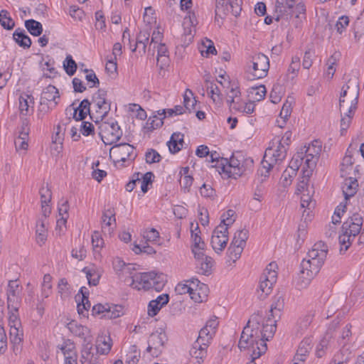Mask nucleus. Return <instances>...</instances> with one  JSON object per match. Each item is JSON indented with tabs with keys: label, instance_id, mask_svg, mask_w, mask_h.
Wrapping results in <instances>:
<instances>
[{
	"label": "nucleus",
	"instance_id": "69168bd1",
	"mask_svg": "<svg viewBox=\"0 0 364 364\" xmlns=\"http://www.w3.org/2000/svg\"><path fill=\"white\" fill-rule=\"evenodd\" d=\"M146 161L148 164L159 162L161 159V155L154 149H149L145 154Z\"/></svg>",
	"mask_w": 364,
	"mask_h": 364
},
{
	"label": "nucleus",
	"instance_id": "bb28decb",
	"mask_svg": "<svg viewBox=\"0 0 364 364\" xmlns=\"http://www.w3.org/2000/svg\"><path fill=\"white\" fill-rule=\"evenodd\" d=\"M60 97L58 90L53 85L47 86L41 94V100L45 102H53L54 106L58 105L56 99Z\"/></svg>",
	"mask_w": 364,
	"mask_h": 364
},
{
	"label": "nucleus",
	"instance_id": "c85d7f7f",
	"mask_svg": "<svg viewBox=\"0 0 364 364\" xmlns=\"http://www.w3.org/2000/svg\"><path fill=\"white\" fill-rule=\"evenodd\" d=\"M357 187V180H353L351 177L345 180L342 186V191L346 200H348L355 194Z\"/></svg>",
	"mask_w": 364,
	"mask_h": 364
},
{
	"label": "nucleus",
	"instance_id": "6e6d98bb",
	"mask_svg": "<svg viewBox=\"0 0 364 364\" xmlns=\"http://www.w3.org/2000/svg\"><path fill=\"white\" fill-rule=\"evenodd\" d=\"M92 245L93 250L96 252H99L104 246V240L97 231H95L92 235Z\"/></svg>",
	"mask_w": 364,
	"mask_h": 364
},
{
	"label": "nucleus",
	"instance_id": "e2e57ef3",
	"mask_svg": "<svg viewBox=\"0 0 364 364\" xmlns=\"http://www.w3.org/2000/svg\"><path fill=\"white\" fill-rule=\"evenodd\" d=\"M87 73L85 75V79L90 83V87H97L100 85V80L95 75V72L92 70L85 69V70Z\"/></svg>",
	"mask_w": 364,
	"mask_h": 364
},
{
	"label": "nucleus",
	"instance_id": "9d476101",
	"mask_svg": "<svg viewBox=\"0 0 364 364\" xmlns=\"http://www.w3.org/2000/svg\"><path fill=\"white\" fill-rule=\"evenodd\" d=\"M23 287L18 280H10L6 289L7 307L9 310L19 309Z\"/></svg>",
	"mask_w": 364,
	"mask_h": 364
},
{
	"label": "nucleus",
	"instance_id": "338daca9",
	"mask_svg": "<svg viewBox=\"0 0 364 364\" xmlns=\"http://www.w3.org/2000/svg\"><path fill=\"white\" fill-rule=\"evenodd\" d=\"M235 213V211L232 210H228V211L224 213L221 216L220 224L224 225L228 228L230 226L235 222V219L232 218Z\"/></svg>",
	"mask_w": 364,
	"mask_h": 364
},
{
	"label": "nucleus",
	"instance_id": "de8ad7c7",
	"mask_svg": "<svg viewBox=\"0 0 364 364\" xmlns=\"http://www.w3.org/2000/svg\"><path fill=\"white\" fill-rule=\"evenodd\" d=\"M154 178V174L151 172H146L145 174L141 173L139 176V183L141 186V189L143 193H146L148 191V186L152 183Z\"/></svg>",
	"mask_w": 364,
	"mask_h": 364
},
{
	"label": "nucleus",
	"instance_id": "58836bf2",
	"mask_svg": "<svg viewBox=\"0 0 364 364\" xmlns=\"http://www.w3.org/2000/svg\"><path fill=\"white\" fill-rule=\"evenodd\" d=\"M314 317V314L312 311H310L300 317L297 321L298 331H299L301 333L306 331L311 323Z\"/></svg>",
	"mask_w": 364,
	"mask_h": 364
},
{
	"label": "nucleus",
	"instance_id": "aec40b11",
	"mask_svg": "<svg viewBox=\"0 0 364 364\" xmlns=\"http://www.w3.org/2000/svg\"><path fill=\"white\" fill-rule=\"evenodd\" d=\"M69 331L76 336L84 338L85 341L88 340L91 337L90 329L77 322L73 321L68 324Z\"/></svg>",
	"mask_w": 364,
	"mask_h": 364
},
{
	"label": "nucleus",
	"instance_id": "09e8293b",
	"mask_svg": "<svg viewBox=\"0 0 364 364\" xmlns=\"http://www.w3.org/2000/svg\"><path fill=\"white\" fill-rule=\"evenodd\" d=\"M166 282V276L163 274L156 273L154 279H152L151 289H154L156 291H160L163 289Z\"/></svg>",
	"mask_w": 364,
	"mask_h": 364
},
{
	"label": "nucleus",
	"instance_id": "bf43d9fd",
	"mask_svg": "<svg viewBox=\"0 0 364 364\" xmlns=\"http://www.w3.org/2000/svg\"><path fill=\"white\" fill-rule=\"evenodd\" d=\"M353 240L351 235L343 232V234L339 236V242L341 245L340 251L345 252L348 249Z\"/></svg>",
	"mask_w": 364,
	"mask_h": 364
},
{
	"label": "nucleus",
	"instance_id": "a878e982",
	"mask_svg": "<svg viewBox=\"0 0 364 364\" xmlns=\"http://www.w3.org/2000/svg\"><path fill=\"white\" fill-rule=\"evenodd\" d=\"M242 0H227V3L224 4L225 9L227 8V10H225L224 14H222L220 18H223L224 16L228 15L231 14L234 16H237L240 15L242 10Z\"/></svg>",
	"mask_w": 364,
	"mask_h": 364
},
{
	"label": "nucleus",
	"instance_id": "0e129e2a",
	"mask_svg": "<svg viewBox=\"0 0 364 364\" xmlns=\"http://www.w3.org/2000/svg\"><path fill=\"white\" fill-rule=\"evenodd\" d=\"M18 309H17L16 310H9V326L10 327H21V323L18 318Z\"/></svg>",
	"mask_w": 364,
	"mask_h": 364
},
{
	"label": "nucleus",
	"instance_id": "2eb2a0df",
	"mask_svg": "<svg viewBox=\"0 0 364 364\" xmlns=\"http://www.w3.org/2000/svg\"><path fill=\"white\" fill-rule=\"evenodd\" d=\"M187 282H189V281H187ZM190 282L193 285V291L189 292L191 299L198 303L203 302L208 296V286L204 284H200L199 287V290L202 291V294H200V292H198V287L200 284V281L198 279L193 278L190 280Z\"/></svg>",
	"mask_w": 364,
	"mask_h": 364
},
{
	"label": "nucleus",
	"instance_id": "cd10ccee",
	"mask_svg": "<svg viewBox=\"0 0 364 364\" xmlns=\"http://www.w3.org/2000/svg\"><path fill=\"white\" fill-rule=\"evenodd\" d=\"M82 272L86 274L88 284L92 286H97L101 277V272L95 267H84Z\"/></svg>",
	"mask_w": 364,
	"mask_h": 364
},
{
	"label": "nucleus",
	"instance_id": "72a5a7b5",
	"mask_svg": "<svg viewBox=\"0 0 364 364\" xmlns=\"http://www.w3.org/2000/svg\"><path fill=\"white\" fill-rule=\"evenodd\" d=\"M92 346L88 343L82 350L80 362L82 364H100L97 355L90 352Z\"/></svg>",
	"mask_w": 364,
	"mask_h": 364
},
{
	"label": "nucleus",
	"instance_id": "f704fd0d",
	"mask_svg": "<svg viewBox=\"0 0 364 364\" xmlns=\"http://www.w3.org/2000/svg\"><path fill=\"white\" fill-rule=\"evenodd\" d=\"M46 224V221L45 220H38L36 224V242L40 245L44 244L47 240L48 232Z\"/></svg>",
	"mask_w": 364,
	"mask_h": 364
},
{
	"label": "nucleus",
	"instance_id": "39448f33",
	"mask_svg": "<svg viewBox=\"0 0 364 364\" xmlns=\"http://www.w3.org/2000/svg\"><path fill=\"white\" fill-rule=\"evenodd\" d=\"M213 337V331L200 329L197 340L194 342L190 350V364H201L206 356V349Z\"/></svg>",
	"mask_w": 364,
	"mask_h": 364
},
{
	"label": "nucleus",
	"instance_id": "6e6552de",
	"mask_svg": "<svg viewBox=\"0 0 364 364\" xmlns=\"http://www.w3.org/2000/svg\"><path fill=\"white\" fill-rule=\"evenodd\" d=\"M99 129V134L105 144H114L122 136V131L117 122H102Z\"/></svg>",
	"mask_w": 364,
	"mask_h": 364
},
{
	"label": "nucleus",
	"instance_id": "423d86ee",
	"mask_svg": "<svg viewBox=\"0 0 364 364\" xmlns=\"http://www.w3.org/2000/svg\"><path fill=\"white\" fill-rule=\"evenodd\" d=\"M286 156L287 147L282 144V141L279 142L275 149L272 147L267 148L262 161L261 175L264 176V178H267L269 170L274 165L282 162L286 158Z\"/></svg>",
	"mask_w": 364,
	"mask_h": 364
},
{
	"label": "nucleus",
	"instance_id": "7ed1b4c3",
	"mask_svg": "<svg viewBox=\"0 0 364 364\" xmlns=\"http://www.w3.org/2000/svg\"><path fill=\"white\" fill-rule=\"evenodd\" d=\"M221 171L228 178H237L244 174L253 166V160L251 158H245L242 152L233 154L230 159H220Z\"/></svg>",
	"mask_w": 364,
	"mask_h": 364
},
{
	"label": "nucleus",
	"instance_id": "13d9d810",
	"mask_svg": "<svg viewBox=\"0 0 364 364\" xmlns=\"http://www.w3.org/2000/svg\"><path fill=\"white\" fill-rule=\"evenodd\" d=\"M165 118V117H159L156 115H154L153 117H150L146 122V128L150 130H153L157 128L161 127L163 124V119Z\"/></svg>",
	"mask_w": 364,
	"mask_h": 364
},
{
	"label": "nucleus",
	"instance_id": "37998d69",
	"mask_svg": "<svg viewBox=\"0 0 364 364\" xmlns=\"http://www.w3.org/2000/svg\"><path fill=\"white\" fill-rule=\"evenodd\" d=\"M193 96V92L187 89L183 96V103L185 108L189 112L196 109V100Z\"/></svg>",
	"mask_w": 364,
	"mask_h": 364
},
{
	"label": "nucleus",
	"instance_id": "4d7b16f0",
	"mask_svg": "<svg viewBox=\"0 0 364 364\" xmlns=\"http://www.w3.org/2000/svg\"><path fill=\"white\" fill-rule=\"evenodd\" d=\"M102 220L104 225L111 226L112 222H115V212L114 209L109 208L105 210L102 213Z\"/></svg>",
	"mask_w": 364,
	"mask_h": 364
},
{
	"label": "nucleus",
	"instance_id": "7c9ffc66",
	"mask_svg": "<svg viewBox=\"0 0 364 364\" xmlns=\"http://www.w3.org/2000/svg\"><path fill=\"white\" fill-rule=\"evenodd\" d=\"M112 347V339L109 336H100L97 340V351L101 355L109 353Z\"/></svg>",
	"mask_w": 364,
	"mask_h": 364
},
{
	"label": "nucleus",
	"instance_id": "774afa93",
	"mask_svg": "<svg viewBox=\"0 0 364 364\" xmlns=\"http://www.w3.org/2000/svg\"><path fill=\"white\" fill-rule=\"evenodd\" d=\"M281 90L282 87L280 85H274L269 95L270 100L272 103L277 104L280 102L282 99Z\"/></svg>",
	"mask_w": 364,
	"mask_h": 364
},
{
	"label": "nucleus",
	"instance_id": "864d4df0",
	"mask_svg": "<svg viewBox=\"0 0 364 364\" xmlns=\"http://www.w3.org/2000/svg\"><path fill=\"white\" fill-rule=\"evenodd\" d=\"M300 68V58L298 56H294L291 59V64L287 70V75H291V78L294 79L296 75Z\"/></svg>",
	"mask_w": 364,
	"mask_h": 364
},
{
	"label": "nucleus",
	"instance_id": "2f4dec72",
	"mask_svg": "<svg viewBox=\"0 0 364 364\" xmlns=\"http://www.w3.org/2000/svg\"><path fill=\"white\" fill-rule=\"evenodd\" d=\"M13 38L19 46L23 47V48H28L31 47V40L25 34V31L23 30H21L20 28L16 29L13 34Z\"/></svg>",
	"mask_w": 364,
	"mask_h": 364
},
{
	"label": "nucleus",
	"instance_id": "5701e85b",
	"mask_svg": "<svg viewBox=\"0 0 364 364\" xmlns=\"http://www.w3.org/2000/svg\"><path fill=\"white\" fill-rule=\"evenodd\" d=\"M90 102L88 100H83L77 107H73L70 111H73V116L76 121L83 120L87 113H90Z\"/></svg>",
	"mask_w": 364,
	"mask_h": 364
},
{
	"label": "nucleus",
	"instance_id": "4468645a",
	"mask_svg": "<svg viewBox=\"0 0 364 364\" xmlns=\"http://www.w3.org/2000/svg\"><path fill=\"white\" fill-rule=\"evenodd\" d=\"M363 219L359 213H354L342 225V231L353 236V239L360 232Z\"/></svg>",
	"mask_w": 364,
	"mask_h": 364
},
{
	"label": "nucleus",
	"instance_id": "8fccbe9b",
	"mask_svg": "<svg viewBox=\"0 0 364 364\" xmlns=\"http://www.w3.org/2000/svg\"><path fill=\"white\" fill-rule=\"evenodd\" d=\"M349 355L350 353L348 352V349H343L334 355L332 361L329 364H348Z\"/></svg>",
	"mask_w": 364,
	"mask_h": 364
},
{
	"label": "nucleus",
	"instance_id": "603ef678",
	"mask_svg": "<svg viewBox=\"0 0 364 364\" xmlns=\"http://www.w3.org/2000/svg\"><path fill=\"white\" fill-rule=\"evenodd\" d=\"M353 113H354V111H351L350 112L348 111L341 112V131L342 134H343V132L344 131H346L347 129L349 127Z\"/></svg>",
	"mask_w": 364,
	"mask_h": 364
},
{
	"label": "nucleus",
	"instance_id": "9b49d317",
	"mask_svg": "<svg viewBox=\"0 0 364 364\" xmlns=\"http://www.w3.org/2000/svg\"><path fill=\"white\" fill-rule=\"evenodd\" d=\"M301 151H304L305 162L304 166L312 171L315 167L321 151V142L314 140L308 146H304Z\"/></svg>",
	"mask_w": 364,
	"mask_h": 364
},
{
	"label": "nucleus",
	"instance_id": "49530a36",
	"mask_svg": "<svg viewBox=\"0 0 364 364\" xmlns=\"http://www.w3.org/2000/svg\"><path fill=\"white\" fill-rule=\"evenodd\" d=\"M267 90L264 85H259L258 87H252L250 88V94L255 101H261L265 97Z\"/></svg>",
	"mask_w": 364,
	"mask_h": 364
},
{
	"label": "nucleus",
	"instance_id": "f3484780",
	"mask_svg": "<svg viewBox=\"0 0 364 364\" xmlns=\"http://www.w3.org/2000/svg\"><path fill=\"white\" fill-rule=\"evenodd\" d=\"M294 2L295 0H287L285 4H287V9L290 11L291 16H294V18L303 21V20L306 19V6L301 2L294 6Z\"/></svg>",
	"mask_w": 364,
	"mask_h": 364
},
{
	"label": "nucleus",
	"instance_id": "b1692460",
	"mask_svg": "<svg viewBox=\"0 0 364 364\" xmlns=\"http://www.w3.org/2000/svg\"><path fill=\"white\" fill-rule=\"evenodd\" d=\"M198 272L199 274L208 275L211 273L213 260L210 257L204 256L200 258H196Z\"/></svg>",
	"mask_w": 364,
	"mask_h": 364
},
{
	"label": "nucleus",
	"instance_id": "4be33fe9",
	"mask_svg": "<svg viewBox=\"0 0 364 364\" xmlns=\"http://www.w3.org/2000/svg\"><path fill=\"white\" fill-rule=\"evenodd\" d=\"M313 342L311 338H305L299 344L295 355V360L304 361L310 350L312 349Z\"/></svg>",
	"mask_w": 364,
	"mask_h": 364
},
{
	"label": "nucleus",
	"instance_id": "052dcab7",
	"mask_svg": "<svg viewBox=\"0 0 364 364\" xmlns=\"http://www.w3.org/2000/svg\"><path fill=\"white\" fill-rule=\"evenodd\" d=\"M352 169H353L352 158L349 156H346L343 159V162H342L341 166V176L344 177L347 174H349L348 171H350Z\"/></svg>",
	"mask_w": 364,
	"mask_h": 364
},
{
	"label": "nucleus",
	"instance_id": "20e7f679",
	"mask_svg": "<svg viewBox=\"0 0 364 364\" xmlns=\"http://www.w3.org/2000/svg\"><path fill=\"white\" fill-rule=\"evenodd\" d=\"M359 82L356 77L350 78L342 87L339 97L340 112L355 111L359 97Z\"/></svg>",
	"mask_w": 364,
	"mask_h": 364
},
{
	"label": "nucleus",
	"instance_id": "473e14b6",
	"mask_svg": "<svg viewBox=\"0 0 364 364\" xmlns=\"http://www.w3.org/2000/svg\"><path fill=\"white\" fill-rule=\"evenodd\" d=\"M312 171L306 169L305 166H303L302 173L303 176L301 177V180L299 181L297 185L296 193L303 194L306 193V192H310L308 188V182L310 176L311 175Z\"/></svg>",
	"mask_w": 364,
	"mask_h": 364
},
{
	"label": "nucleus",
	"instance_id": "e433bc0d",
	"mask_svg": "<svg viewBox=\"0 0 364 364\" xmlns=\"http://www.w3.org/2000/svg\"><path fill=\"white\" fill-rule=\"evenodd\" d=\"M25 26L28 31V32L34 36H38L43 32L42 24L40 22L33 19H29L26 21Z\"/></svg>",
	"mask_w": 364,
	"mask_h": 364
},
{
	"label": "nucleus",
	"instance_id": "f03ea898",
	"mask_svg": "<svg viewBox=\"0 0 364 364\" xmlns=\"http://www.w3.org/2000/svg\"><path fill=\"white\" fill-rule=\"evenodd\" d=\"M328 253V247L322 241L315 243L301 264V269L296 280L299 289L306 288L320 271Z\"/></svg>",
	"mask_w": 364,
	"mask_h": 364
},
{
	"label": "nucleus",
	"instance_id": "dca6fc26",
	"mask_svg": "<svg viewBox=\"0 0 364 364\" xmlns=\"http://www.w3.org/2000/svg\"><path fill=\"white\" fill-rule=\"evenodd\" d=\"M284 306V298L282 296H274V301H272V304H271V307H270V310H269L270 315H269L266 319L264 318L262 315L260 314L259 312H257V314H259L262 316V321H263L262 322H264V323H267V322L269 319H271V320L277 322V321L274 318H275V317H277V316L279 317L280 316V313L282 311ZM274 325H276V323H274ZM275 327L277 328V326H275Z\"/></svg>",
	"mask_w": 364,
	"mask_h": 364
},
{
	"label": "nucleus",
	"instance_id": "f257e3e1",
	"mask_svg": "<svg viewBox=\"0 0 364 364\" xmlns=\"http://www.w3.org/2000/svg\"><path fill=\"white\" fill-rule=\"evenodd\" d=\"M259 314H253L244 327L239 341L240 350L250 349L252 360L247 364H257L255 360L264 354L267 349L266 341L272 338L276 331L275 321L269 319L262 322Z\"/></svg>",
	"mask_w": 364,
	"mask_h": 364
},
{
	"label": "nucleus",
	"instance_id": "680f3d73",
	"mask_svg": "<svg viewBox=\"0 0 364 364\" xmlns=\"http://www.w3.org/2000/svg\"><path fill=\"white\" fill-rule=\"evenodd\" d=\"M143 237L148 242H156L159 238V232L155 228L143 231Z\"/></svg>",
	"mask_w": 364,
	"mask_h": 364
},
{
	"label": "nucleus",
	"instance_id": "ea45409f",
	"mask_svg": "<svg viewBox=\"0 0 364 364\" xmlns=\"http://www.w3.org/2000/svg\"><path fill=\"white\" fill-rule=\"evenodd\" d=\"M331 336L329 333H326L324 337L321 340L316 349V355L318 358H322L328 348Z\"/></svg>",
	"mask_w": 364,
	"mask_h": 364
},
{
	"label": "nucleus",
	"instance_id": "f8f14e48",
	"mask_svg": "<svg viewBox=\"0 0 364 364\" xmlns=\"http://www.w3.org/2000/svg\"><path fill=\"white\" fill-rule=\"evenodd\" d=\"M228 241V227L220 224L213 232L210 244L215 252L223 251Z\"/></svg>",
	"mask_w": 364,
	"mask_h": 364
},
{
	"label": "nucleus",
	"instance_id": "79ce46f5",
	"mask_svg": "<svg viewBox=\"0 0 364 364\" xmlns=\"http://www.w3.org/2000/svg\"><path fill=\"white\" fill-rule=\"evenodd\" d=\"M113 267L117 272H122L124 274H132V271L134 270V267H132L130 264H126L124 261H122L119 258H116L113 261Z\"/></svg>",
	"mask_w": 364,
	"mask_h": 364
},
{
	"label": "nucleus",
	"instance_id": "1a4fd4ad",
	"mask_svg": "<svg viewBox=\"0 0 364 364\" xmlns=\"http://www.w3.org/2000/svg\"><path fill=\"white\" fill-rule=\"evenodd\" d=\"M134 146L127 143L119 144L113 146L109 150V157L114 164L134 160Z\"/></svg>",
	"mask_w": 364,
	"mask_h": 364
},
{
	"label": "nucleus",
	"instance_id": "a18cd8bd",
	"mask_svg": "<svg viewBox=\"0 0 364 364\" xmlns=\"http://www.w3.org/2000/svg\"><path fill=\"white\" fill-rule=\"evenodd\" d=\"M59 348L61 350L64 355V358L68 356L77 355V352L75 350V344L70 342V340L64 341L63 343L60 345Z\"/></svg>",
	"mask_w": 364,
	"mask_h": 364
},
{
	"label": "nucleus",
	"instance_id": "a19ab883",
	"mask_svg": "<svg viewBox=\"0 0 364 364\" xmlns=\"http://www.w3.org/2000/svg\"><path fill=\"white\" fill-rule=\"evenodd\" d=\"M123 315V307L119 305L108 304L106 314H104V318L114 319Z\"/></svg>",
	"mask_w": 364,
	"mask_h": 364
},
{
	"label": "nucleus",
	"instance_id": "6ab92c4d",
	"mask_svg": "<svg viewBox=\"0 0 364 364\" xmlns=\"http://www.w3.org/2000/svg\"><path fill=\"white\" fill-rule=\"evenodd\" d=\"M166 341V335L164 333H153L149 339V346L146 350L151 352L154 349L156 352L161 351V348L164 346Z\"/></svg>",
	"mask_w": 364,
	"mask_h": 364
},
{
	"label": "nucleus",
	"instance_id": "412c9836",
	"mask_svg": "<svg viewBox=\"0 0 364 364\" xmlns=\"http://www.w3.org/2000/svg\"><path fill=\"white\" fill-rule=\"evenodd\" d=\"M19 111L21 114L26 116L29 114L30 108L31 111L33 109L34 98L32 95L28 94H22L18 98Z\"/></svg>",
	"mask_w": 364,
	"mask_h": 364
},
{
	"label": "nucleus",
	"instance_id": "4c0bfd02",
	"mask_svg": "<svg viewBox=\"0 0 364 364\" xmlns=\"http://www.w3.org/2000/svg\"><path fill=\"white\" fill-rule=\"evenodd\" d=\"M23 332L21 327H10L9 338L10 341L14 345H19L23 341Z\"/></svg>",
	"mask_w": 364,
	"mask_h": 364
},
{
	"label": "nucleus",
	"instance_id": "ddd939ff",
	"mask_svg": "<svg viewBox=\"0 0 364 364\" xmlns=\"http://www.w3.org/2000/svg\"><path fill=\"white\" fill-rule=\"evenodd\" d=\"M92 101L97 107L96 112L98 114L97 118H100L102 120L111 109V103L107 100V91L99 89L94 95Z\"/></svg>",
	"mask_w": 364,
	"mask_h": 364
},
{
	"label": "nucleus",
	"instance_id": "a211bd4d",
	"mask_svg": "<svg viewBox=\"0 0 364 364\" xmlns=\"http://www.w3.org/2000/svg\"><path fill=\"white\" fill-rule=\"evenodd\" d=\"M168 300L169 296L167 294H161L156 299L151 300L148 306V314L152 317L156 316L160 309L168 302Z\"/></svg>",
	"mask_w": 364,
	"mask_h": 364
},
{
	"label": "nucleus",
	"instance_id": "3c124183",
	"mask_svg": "<svg viewBox=\"0 0 364 364\" xmlns=\"http://www.w3.org/2000/svg\"><path fill=\"white\" fill-rule=\"evenodd\" d=\"M63 67L66 73L70 76L73 75L76 72L77 64L70 55H67L65 58L63 62Z\"/></svg>",
	"mask_w": 364,
	"mask_h": 364
},
{
	"label": "nucleus",
	"instance_id": "c03bdc74",
	"mask_svg": "<svg viewBox=\"0 0 364 364\" xmlns=\"http://www.w3.org/2000/svg\"><path fill=\"white\" fill-rule=\"evenodd\" d=\"M0 24L7 30H11L15 25L14 21L10 17L6 10H1L0 11Z\"/></svg>",
	"mask_w": 364,
	"mask_h": 364
},
{
	"label": "nucleus",
	"instance_id": "0eeeda50",
	"mask_svg": "<svg viewBox=\"0 0 364 364\" xmlns=\"http://www.w3.org/2000/svg\"><path fill=\"white\" fill-rule=\"evenodd\" d=\"M269 69L268 57L262 53L255 54L248 65V78L251 80L263 78L267 75Z\"/></svg>",
	"mask_w": 364,
	"mask_h": 364
},
{
	"label": "nucleus",
	"instance_id": "5fc2aeb1",
	"mask_svg": "<svg viewBox=\"0 0 364 364\" xmlns=\"http://www.w3.org/2000/svg\"><path fill=\"white\" fill-rule=\"evenodd\" d=\"M30 132L29 122L27 119H23L21 121V126L18 130V135L16 139H21L22 140H28V134Z\"/></svg>",
	"mask_w": 364,
	"mask_h": 364
},
{
	"label": "nucleus",
	"instance_id": "c9c22d12",
	"mask_svg": "<svg viewBox=\"0 0 364 364\" xmlns=\"http://www.w3.org/2000/svg\"><path fill=\"white\" fill-rule=\"evenodd\" d=\"M304 160L305 161L303 151H299L294 155L288 166L292 174H296V171L301 166Z\"/></svg>",
	"mask_w": 364,
	"mask_h": 364
},
{
	"label": "nucleus",
	"instance_id": "393cba45",
	"mask_svg": "<svg viewBox=\"0 0 364 364\" xmlns=\"http://www.w3.org/2000/svg\"><path fill=\"white\" fill-rule=\"evenodd\" d=\"M192 240V252L195 258H200L204 256V250L205 247V242L202 240L200 234L195 232L191 236Z\"/></svg>",
	"mask_w": 364,
	"mask_h": 364
},
{
	"label": "nucleus",
	"instance_id": "c756f323",
	"mask_svg": "<svg viewBox=\"0 0 364 364\" xmlns=\"http://www.w3.org/2000/svg\"><path fill=\"white\" fill-rule=\"evenodd\" d=\"M149 33L146 31H140L136 36L134 47L132 49V52L136 51V48H139V53L141 52L143 53H145L146 44L149 42Z\"/></svg>",
	"mask_w": 364,
	"mask_h": 364
}]
</instances>
